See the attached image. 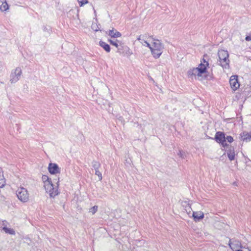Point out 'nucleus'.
I'll use <instances>...</instances> for the list:
<instances>
[{"label":"nucleus","instance_id":"obj_1","mask_svg":"<svg viewBox=\"0 0 251 251\" xmlns=\"http://www.w3.org/2000/svg\"><path fill=\"white\" fill-rule=\"evenodd\" d=\"M219 57L218 62L223 68L227 69L229 68V60L228 59L229 54L226 50H219L218 52Z\"/></svg>","mask_w":251,"mask_h":251},{"label":"nucleus","instance_id":"obj_2","mask_svg":"<svg viewBox=\"0 0 251 251\" xmlns=\"http://www.w3.org/2000/svg\"><path fill=\"white\" fill-rule=\"evenodd\" d=\"M56 184L57 186L54 187L52 183V181L50 182V181H48L47 182H45V184L44 185L46 192L49 193L50 196L51 198H54L59 194V191L58 190L59 179L56 182Z\"/></svg>","mask_w":251,"mask_h":251},{"label":"nucleus","instance_id":"obj_3","mask_svg":"<svg viewBox=\"0 0 251 251\" xmlns=\"http://www.w3.org/2000/svg\"><path fill=\"white\" fill-rule=\"evenodd\" d=\"M56 184L57 186L54 187L52 183V181L50 182V181H48L47 182H45V184L44 185L46 192L49 193L50 196L51 198H54L59 194V191L58 190L59 179L56 182Z\"/></svg>","mask_w":251,"mask_h":251},{"label":"nucleus","instance_id":"obj_4","mask_svg":"<svg viewBox=\"0 0 251 251\" xmlns=\"http://www.w3.org/2000/svg\"><path fill=\"white\" fill-rule=\"evenodd\" d=\"M16 195L19 200L23 202H25L29 200V194L24 187L19 188L16 191Z\"/></svg>","mask_w":251,"mask_h":251},{"label":"nucleus","instance_id":"obj_5","mask_svg":"<svg viewBox=\"0 0 251 251\" xmlns=\"http://www.w3.org/2000/svg\"><path fill=\"white\" fill-rule=\"evenodd\" d=\"M226 134L224 132L218 131L216 133L215 140L218 143H221L223 147H225L228 146L226 142Z\"/></svg>","mask_w":251,"mask_h":251},{"label":"nucleus","instance_id":"obj_6","mask_svg":"<svg viewBox=\"0 0 251 251\" xmlns=\"http://www.w3.org/2000/svg\"><path fill=\"white\" fill-rule=\"evenodd\" d=\"M22 69L19 67L17 68L14 70V71L12 72V73L11 74V75H10L11 78L10 80V82L11 83L16 82L18 80H19L20 77L22 75Z\"/></svg>","mask_w":251,"mask_h":251},{"label":"nucleus","instance_id":"obj_7","mask_svg":"<svg viewBox=\"0 0 251 251\" xmlns=\"http://www.w3.org/2000/svg\"><path fill=\"white\" fill-rule=\"evenodd\" d=\"M48 170L50 173L51 175H56L60 173V169L56 163H49Z\"/></svg>","mask_w":251,"mask_h":251},{"label":"nucleus","instance_id":"obj_8","mask_svg":"<svg viewBox=\"0 0 251 251\" xmlns=\"http://www.w3.org/2000/svg\"><path fill=\"white\" fill-rule=\"evenodd\" d=\"M237 75H232L229 79V83L232 89L234 91L237 90L240 86L237 79Z\"/></svg>","mask_w":251,"mask_h":251},{"label":"nucleus","instance_id":"obj_9","mask_svg":"<svg viewBox=\"0 0 251 251\" xmlns=\"http://www.w3.org/2000/svg\"><path fill=\"white\" fill-rule=\"evenodd\" d=\"M106 34H108L112 38H117L120 37L122 36L121 33L115 29L114 28H112V29H110L108 31V32H106Z\"/></svg>","mask_w":251,"mask_h":251},{"label":"nucleus","instance_id":"obj_10","mask_svg":"<svg viewBox=\"0 0 251 251\" xmlns=\"http://www.w3.org/2000/svg\"><path fill=\"white\" fill-rule=\"evenodd\" d=\"M152 49L162 50L164 49V46L159 40L154 39Z\"/></svg>","mask_w":251,"mask_h":251},{"label":"nucleus","instance_id":"obj_11","mask_svg":"<svg viewBox=\"0 0 251 251\" xmlns=\"http://www.w3.org/2000/svg\"><path fill=\"white\" fill-rule=\"evenodd\" d=\"M193 217L196 222L199 221L203 218L204 214L201 212H193Z\"/></svg>","mask_w":251,"mask_h":251},{"label":"nucleus","instance_id":"obj_12","mask_svg":"<svg viewBox=\"0 0 251 251\" xmlns=\"http://www.w3.org/2000/svg\"><path fill=\"white\" fill-rule=\"evenodd\" d=\"M207 67L204 63L201 62V64L199 65L198 67L196 68L199 74H202L206 72Z\"/></svg>","mask_w":251,"mask_h":251},{"label":"nucleus","instance_id":"obj_13","mask_svg":"<svg viewBox=\"0 0 251 251\" xmlns=\"http://www.w3.org/2000/svg\"><path fill=\"white\" fill-rule=\"evenodd\" d=\"M9 6L6 1V0H0V10L5 11L8 10Z\"/></svg>","mask_w":251,"mask_h":251},{"label":"nucleus","instance_id":"obj_14","mask_svg":"<svg viewBox=\"0 0 251 251\" xmlns=\"http://www.w3.org/2000/svg\"><path fill=\"white\" fill-rule=\"evenodd\" d=\"M227 154L228 158L230 161H232L235 159V153L234 149L232 147H230L228 150L227 151Z\"/></svg>","mask_w":251,"mask_h":251},{"label":"nucleus","instance_id":"obj_15","mask_svg":"<svg viewBox=\"0 0 251 251\" xmlns=\"http://www.w3.org/2000/svg\"><path fill=\"white\" fill-rule=\"evenodd\" d=\"M151 50L152 55L155 58H159L162 53V50H156L151 48Z\"/></svg>","mask_w":251,"mask_h":251},{"label":"nucleus","instance_id":"obj_16","mask_svg":"<svg viewBox=\"0 0 251 251\" xmlns=\"http://www.w3.org/2000/svg\"><path fill=\"white\" fill-rule=\"evenodd\" d=\"M99 44L100 46L102 47L107 52H109L110 51L111 49L110 46L105 42L100 41Z\"/></svg>","mask_w":251,"mask_h":251},{"label":"nucleus","instance_id":"obj_17","mask_svg":"<svg viewBox=\"0 0 251 251\" xmlns=\"http://www.w3.org/2000/svg\"><path fill=\"white\" fill-rule=\"evenodd\" d=\"M188 75L190 76L192 75H198L199 76H201V74H199L198 71H197V69L196 68H194L192 69H190L188 71Z\"/></svg>","mask_w":251,"mask_h":251},{"label":"nucleus","instance_id":"obj_18","mask_svg":"<svg viewBox=\"0 0 251 251\" xmlns=\"http://www.w3.org/2000/svg\"><path fill=\"white\" fill-rule=\"evenodd\" d=\"M242 140L244 141L248 142L251 139V133L248 132H243V135H241Z\"/></svg>","mask_w":251,"mask_h":251},{"label":"nucleus","instance_id":"obj_19","mask_svg":"<svg viewBox=\"0 0 251 251\" xmlns=\"http://www.w3.org/2000/svg\"><path fill=\"white\" fill-rule=\"evenodd\" d=\"M2 230L6 233L11 235H15V231L12 228L7 227L5 226L2 227Z\"/></svg>","mask_w":251,"mask_h":251},{"label":"nucleus","instance_id":"obj_20","mask_svg":"<svg viewBox=\"0 0 251 251\" xmlns=\"http://www.w3.org/2000/svg\"><path fill=\"white\" fill-rule=\"evenodd\" d=\"M92 167L95 169V170H98L99 168L100 167L101 164L100 163L97 161L94 160L92 162Z\"/></svg>","mask_w":251,"mask_h":251},{"label":"nucleus","instance_id":"obj_21","mask_svg":"<svg viewBox=\"0 0 251 251\" xmlns=\"http://www.w3.org/2000/svg\"><path fill=\"white\" fill-rule=\"evenodd\" d=\"M5 185V179L3 174L0 173V188H2Z\"/></svg>","mask_w":251,"mask_h":251},{"label":"nucleus","instance_id":"obj_22","mask_svg":"<svg viewBox=\"0 0 251 251\" xmlns=\"http://www.w3.org/2000/svg\"><path fill=\"white\" fill-rule=\"evenodd\" d=\"M108 41L110 43V44L111 45L115 46L116 48H118V46H119V43H120L117 40H116L115 41H113L111 39H108Z\"/></svg>","mask_w":251,"mask_h":251},{"label":"nucleus","instance_id":"obj_23","mask_svg":"<svg viewBox=\"0 0 251 251\" xmlns=\"http://www.w3.org/2000/svg\"><path fill=\"white\" fill-rule=\"evenodd\" d=\"M126 46H122L121 42L119 43V46L118 48H117L118 50L117 52L120 54H123L125 53V49L122 48V47H125Z\"/></svg>","mask_w":251,"mask_h":251},{"label":"nucleus","instance_id":"obj_24","mask_svg":"<svg viewBox=\"0 0 251 251\" xmlns=\"http://www.w3.org/2000/svg\"><path fill=\"white\" fill-rule=\"evenodd\" d=\"M98 206L97 205H95L89 209V212L92 213L93 214H94L98 211Z\"/></svg>","mask_w":251,"mask_h":251},{"label":"nucleus","instance_id":"obj_25","mask_svg":"<svg viewBox=\"0 0 251 251\" xmlns=\"http://www.w3.org/2000/svg\"><path fill=\"white\" fill-rule=\"evenodd\" d=\"M42 179L44 182V185L45 184V182H47L48 181H50V182H51V179L50 178L46 175H43V176L42 177Z\"/></svg>","mask_w":251,"mask_h":251},{"label":"nucleus","instance_id":"obj_26","mask_svg":"<svg viewBox=\"0 0 251 251\" xmlns=\"http://www.w3.org/2000/svg\"><path fill=\"white\" fill-rule=\"evenodd\" d=\"M122 48L125 49V52H126V54L128 55H130L132 54V52L130 51L129 48L127 46H126L125 47H122Z\"/></svg>","mask_w":251,"mask_h":251},{"label":"nucleus","instance_id":"obj_27","mask_svg":"<svg viewBox=\"0 0 251 251\" xmlns=\"http://www.w3.org/2000/svg\"><path fill=\"white\" fill-rule=\"evenodd\" d=\"M208 58V56L207 54H205L203 55V58L201 62H202L203 63H204V65H205L206 66H208L209 63L206 60V59Z\"/></svg>","mask_w":251,"mask_h":251},{"label":"nucleus","instance_id":"obj_28","mask_svg":"<svg viewBox=\"0 0 251 251\" xmlns=\"http://www.w3.org/2000/svg\"><path fill=\"white\" fill-rule=\"evenodd\" d=\"M177 155L182 159H184L185 157H186V154L185 152L181 150L179 151V152L177 153Z\"/></svg>","mask_w":251,"mask_h":251},{"label":"nucleus","instance_id":"obj_29","mask_svg":"<svg viewBox=\"0 0 251 251\" xmlns=\"http://www.w3.org/2000/svg\"><path fill=\"white\" fill-rule=\"evenodd\" d=\"M95 175L98 176L100 180H101L102 178L101 173L98 170L95 171Z\"/></svg>","mask_w":251,"mask_h":251},{"label":"nucleus","instance_id":"obj_30","mask_svg":"<svg viewBox=\"0 0 251 251\" xmlns=\"http://www.w3.org/2000/svg\"><path fill=\"white\" fill-rule=\"evenodd\" d=\"M78 0V2L79 3L80 6H82L85 3H86L88 2L87 0Z\"/></svg>","mask_w":251,"mask_h":251},{"label":"nucleus","instance_id":"obj_31","mask_svg":"<svg viewBox=\"0 0 251 251\" xmlns=\"http://www.w3.org/2000/svg\"><path fill=\"white\" fill-rule=\"evenodd\" d=\"M227 141L229 143H231L233 141V137L231 136H227L226 137V141Z\"/></svg>","mask_w":251,"mask_h":251},{"label":"nucleus","instance_id":"obj_32","mask_svg":"<svg viewBox=\"0 0 251 251\" xmlns=\"http://www.w3.org/2000/svg\"><path fill=\"white\" fill-rule=\"evenodd\" d=\"M245 40L247 41H251V35L249 36H247L245 38Z\"/></svg>","mask_w":251,"mask_h":251},{"label":"nucleus","instance_id":"obj_33","mask_svg":"<svg viewBox=\"0 0 251 251\" xmlns=\"http://www.w3.org/2000/svg\"><path fill=\"white\" fill-rule=\"evenodd\" d=\"M145 43L146 44L147 46L149 47L150 50H151V48H152V47L151 46V45L146 41H144Z\"/></svg>","mask_w":251,"mask_h":251},{"label":"nucleus","instance_id":"obj_34","mask_svg":"<svg viewBox=\"0 0 251 251\" xmlns=\"http://www.w3.org/2000/svg\"><path fill=\"white\" fill-rule=\"evenodd\" d=\"M144 36H142V35H140L138 38H137V40L140 41V40H144Z\"/></svg>","mask_w":251,"mask_h":251},{"label":"nucleus","instance_id":"obj_35","mask_svg":"<svg viewBox=\"0 0 251 251\" xmlns=\"http://www.w3.org/2000/svg\"><path fill=\"white\" fill-rule=\"evenodd\" d=\"M0 173L1 174H2V173L3 174V172H2V169H1V168L0 167Z\"/></svg>","mask_w":251,"mask_h":251},{"label":"nucleus","instance_id":"obj_36","mask_svg":"<svg viewBox=\"0 0 251 251\" xmlns=\"http://www.w3.org/2000/svg\"><path fill=\"white\" fill-rule=\"evenodd\" d=\"M4 222H5V221H3V222H2V223H3L2 225H3V226H5V223H4Z\"/></svg>","mask_w":251,"mask_h":251},{"label":"nucleus","instance_id":"obj_37","mask_svg":"<svg viewBox=\"0 0 251 251\" xmlns=\"http://www.w3.org/2000/svg\"><path fill=\"white\" fill-rule=\"evenodd\" d=\"M237 251H243L241 250H238Z\"/></svg>","mask_w":251,"mask_h":251},{"label":"nucleus","instance_id":"obj_38","mask_svg":"<svg viewBox=\"0 0 251 251\" xmlns=\"http://www.w3.org/2000/svg\"><path fill=\"white\" fill-rule=\"evenodd\" d=\"M229 246H230V242L229 243Z\"/></svg>","mask_w":251,"mask_h":251},{"label":"nucleus","instance_id":"obj_39","mask_svg":"<svg viewBox=\"0 0 251 251\" xmlns=\"http://www.w3.org/2000/svg\"><path fill=\"white\" fill-rule=\"evenodd\" d=\"M95 31H98V29H94Z\"/></svg>","mask_w":251,"mask_h":251},{"label":"nucleus","instance_id":"obj_40","mask_svg":"<svg viewBox=\"0 0 251 251\" xmlns=\"http://www.w3.org/2000/svg\"><path fill=\"white\" fill-rule=\"evenodd\" d=\"M151 79L152 80H153H153L152 78H151Z\"/></svg>","mask_w":251,"mask_h":251}]
</instances>
